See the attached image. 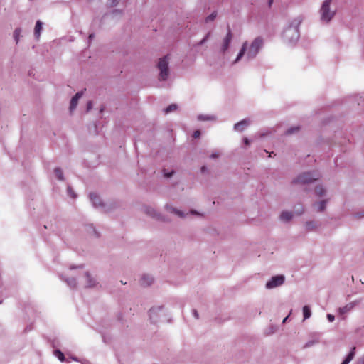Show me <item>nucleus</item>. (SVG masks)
<instances>
[{
  "mask_svg": "<svg viewBox=\"0 0 364 364\" xmlns=\"http://www.w3.org/2000/svg\"><path fill=\"white\" fill-rule=\"evenodd\" d=\"M193 316H194L196 318H198V312H197V311H196V310H193Z\"/></svg>",
  "mask_w": 364,
  "mask_h": 364,
  "instance_id": "43",
  "label": "nucleus"
},
{
  "mask_svg": "<svg viewBox=\"0 0 364 364\" xmlns=\"http://www.w3.org/2000/svg\"><path fill=\"white\" fill-rule=\"evenodd\" d=\"M289 316V315H288L287 316H286V317L283 319V321H282V323H286V321H287V320L288 319Z\"/></svg>",
  "mask_w": 364,
  "mask_h": 364,
  "instance_id": "45",
  "label": "nucleus"
},
{
  "mask_svg": "<svg viewBox=\"0 0 364 364\" xmlns=\"http://www.w3.org/2000/svg\"><path fill=\"white\" fill-rule=\"evenodd\" d=\"M93 234L95 235L96 236H97V234L95 230H93Z\"/></svg>",
  "mask_w": 364,
  "mask_h": 364,
  "instance_id": "48",
  "label": "nucleus"
},
{
  "mask_svg": "<svg viewBox=\"0 0 364 364\" xmlns=\"http://www.w3.org/2000/svg\"><path fill=\"white\" fill-rule=\"evenodd\" d=\"M272 2V1H270V3Z\"/></svg>",
  "mask_w": 364,
  "mask_h": 364,
  "instance_id": "50",
  "label": "nucleus"
},
{
  "mask_svg": "<svg viewBox=\"0 0 364 364\" xmlns=\"http://www.w3.org/2000/svg\"><path fill=\"white\" fill-rule=\"evenodd\" d=\"M113 4H117L118 0H110Z\"/></svg>",
  "mask_w": 364,
  "mask_h": 364,
  "instance_id": "46",
  "label": "nucleus"
},
{
  "mask_svg": "<svg viewBox=\"0 0 364 364\" xmlns=\"http://www.w3.org/2000/svg\"><path fill=\"white\" fill-rule=\"evenodd\" d=\"M355 348H353L350 352L348 353V355L346 356V358L344 359V360L341 363V364H348L354 358L355 356Z\"/></svg>",
  "mask_w": 364,
  "mask_h": 364,
  "instance_id": "23",
  "label": "nucleus"
},
{
  "mask_svg": "<svg viewBox=\"0 0 364 364\" xmlns=\"http://www.w3.org/2000/svg\"><path fill=\"white\" fill-rule=\"evenodd\" d=\"M233 34L228 27V32L225 36L223 38L219 50L220 53L225 57L228 53V49L230 48V44L232 41Z\"/></svg>",
  "mask_w": 364,
  "mask_h": 364,
  "instance_id": "8",
  "label": "nucleus"
},
{
  "mask_svg": "<svg viewBox=\"0 0 364 364\" xmlns=\"http://www.w3.org/2000/svg\"><path fill=\"white\" fill-rule=\"evenodd\" d=\"M169 56L166 55L159 59L157 68L159 71V80L161 81L166 80L169 75Z\"/></svg>",
  "mask_w": 364,
  "mask_h": 364,
  "instance_id": "3",
  "label": "nucleus"
},
{
  "mask_svg": "<svg viewBox=\"0 0 364 364\" xmlns=\"http://www.w3.org/2000/svg\"><path fill=\"white\" fill-rule=\"evenodd\" d=\"M177 109V105L175 104H172L169 106H168L165 109V113L168 114L169 112H173Z\"/></svg>",
  "mask_w": 364,
  "mask_h": 364,
  "instance_id": "30",
  "label": "nucleus"
},
{
  "mask_svg": "<svg viewBox=\"0 0 364 364\" xmlns=\"http://www.w3.org/2000/svg\"><path fill=\"white\" fill-rule=\"evenodd\" d=\"M154 279L152 277L149 275H144L141 278V282L144 286H149L152 284Z\"/></svg>",
  "mask_w": 364,
  "mask_h": 364,
  "instance_id": "22",
  "label": "nucleus"
},
{
  "mask_svg": "<svg viewBox=\"0 0 364 364\" xmlns=\"http://www.w3.org/2000/svg\"><path fill=\"white\" fill-rule=\"evenodd\" d=\"M304 320L308 319L311 316V311L309 306H304L302 309Z\"/></svg>",
  "mask_w": 364,
  "mask_h": 364,
  "instance_id": "25",
  "label": "nucleus"
},
{
  "mask_svg": "<svg viewBox=\"0 0 364 364\" xmlns=\"http://www.w3.org/2000/svg\"><path fill=\"white\" fill-rule=\"evenodd\" d=\"M79 282L85 288H93L98 284L97 279L88 272H85L80 277Z\"/></svg>",
  "mask_w": 364,
  "mask_h": 364,
  "instance_id": "7",
  "label": "nucleus"
},
{
  "mask_svg": "<svg viewBox=\"0 0 364 364\" xmlns=\"http://www.w3.org/2000/svg\"><path fill=\"white\" fill-rule=\"evenodd\" d=\"M357 364H364V355L359 359Z\"/></svg>",
  "mask_w": 364,
  "mask_h": 364,
  "instance_id": "39",
  "label": "nucleus"
},
{
  "mask_svg": "<svg viewBox=\"0 0 364 364\" xmlns=\"http://www.w3.org/2000/svg\"><path fill=\"white\" fill-rule=\"evenodd\" d=\"M200 132L199 130H196L193 133V137L194 138H198V137L200 136Z\"/></svg>",
  "mask_w": 364,
  "mask_h": 364,
  "instance_id": "38",
  "label": "nucleus"
},
{
  "mask_svg": "<svg viewBox=\"0 0 364 364\" xmlns=\"http://www.w3.org/2000/svg\"><path fill=\"white\" fill-rule=\"evenodd\" d=\"M68 193L73 198H75V194L74 193L73 191L70 187L68 188Z\"/></svg>",
  "mask_w": 364,
  "mask_h": 364,
  "instance_id": "36",
  "label": "nucleus"
},
{
  "mask_svg": "<svg viewBox=\"0 0 364 364\" xmlns=\"http://www.w3.org/2000/svg\"><path fill=\"white\" fill-rule=\"evenodd\" d=\"M198 119L200 121H206V120H215V117L212 115H203L200 114L198 116Z\"/></svg>",
  "mask_w": 364,
  "mask_h": 364,
  "instance_id": "26",
  "label": "nucleus"
},
{
  "mask_svg": "<svg viewBox=\"0 0 364 364\" xmlns=\"http://www.w3.org/2000/svg\"><path fill=\"white\" fill-rule=\"evenodd\" d=\"M167 311L162 306H154L149 310V318L154 323L165 321Z\"/></svg>",
  "mask_w": 364,
  "mask_h": 364,
  "instance_id": "4",
  "label": "nucleus"
},
{
  "mask_svg": "<svg viewBox=\"0 0 364 364\" xmlns=\"http://www.w3.org/2000/svg\"><path fill=\"white\" fill-rule=\"evenodd\" d=\"M210 35V32L206 34V36H205V37H204V38H203L200 42H198V44H197V45H198V46H201V45H203V43H205L207 41V40L208 39V38H209Z\"/></svg>",
  "mask_w": 364,
  "mask_h": 364,
  "instance_id": "32",
  "label": "nucleus"
},
{
  "mask_svg": "<svg viewBox=\"0 0 364 364\" xmlns=\"http://www.w3.org/2000/svg\"><path fill=\"white\" fill-rule=\"evenodd\" d=\"M54 173H55L56 178L58 180L63 181L64 179L63 171L60 168H55Z\"/></svg>",
  "mask_w": 364,
  "mask_h": 364,
  "instance_id": "27",
  "label": "nucleus"
},
{
  "mask_svg": "<svg viewBox=\"0 0 364 364\" xmlns=\"http://www.w3.org/2000/svg\"><path fill=\"white\" fill-rule=\"evenodd\" d=\"M92 107V103L91 101H90L88 103H87V111H89L90 109H91Z\"/></svg>",
  "mask_w": 364,
  "mask_h": 364,
  "instance_id": "40",
  "label": "nucleus"
},
{
  "mask_svg": "<svg viewBox=\"0 0 364 364\" xmlns=\"http://www.w3.org/2000/svg\"><path fill=\"white\" fill-rule=\"evenodd\" d=\"M54 355L55 356H56L59 360H60L61 362H63L65 361V356H64V354L59 350H55L54 351Z\"/></svg>",
  "mask_w": 364,
  "mask_h": 364,
  "instance_id": "29",
  "label": "nucleus"
},
{
  "mask_svg": "<svg viewBox=\"0 0 364 364\" xmlns=\"http://www.w3.org/2000/svg\"><path fill=\"white\" fill-rule=\"evenodd\" d=\"M216 17V14L215 13H212L210 15H209L206 19H205V21L206 22H208V21H213Z\"/></svg>",
  "mask_w": 364,
  "mask_h": 364,
  "instance_id": "34",
  "label": "nucleus"
},
{
  "mask_svg": "<svg viewBox=\"0 0 364 364\" xmlns=\"http://www.w3.org/2000/svg\"><path fill=\"white\" fill-rule=\"evenodd\" d=\"M319 174L315 171L305 172L299 175L294 180V183L306 184L318 179Z\"/></svg>",
  "mask_w": 364,
  "mask_h": 364,
  "instance_id": "6",
  "label": "nucleus"
},
{
  "mask_svg": "<svg viewBox=\"0 0 364 364\" xmlns=\"http://www.w3.org/2000/svg\"><path fill=\"white\" fill-rule=\"evenodd\" d=\"M243 141H244V143L246 144V145H249L250 144V140L247 138V137H245L243 139Z\"/></svg>",
  "mask_w": 364,
  "mask_h": 364,
  "instance_id": "41",
  "label": "nucleus"
},
{
  "mask_svg": "<svg viewBox=\"0 0 364 364\" xmlns=\"http://www.w3.org/2000/svg\"><path fill=\"white\" fill-rule=\"evenodd\" d=\"M94 38V34H90L89 35V39L91 40Z\"/></svg>",
  "mask_w": 364,
  "mask_h": 364,
  "instance_id": "47",
  "label": "nucleus"
},
{
  "mask_svg": "<svg viewBox=\"0 0 364 364\" xmlns=\"http://www.w3.org/2000/svg\"><path fill=\"white\" fill-rule=\"evenodd\" d=\"M263 46V39L260 37L255 38L250 43L247 41L243 43L236 58L232 64L235 65L242 60L243 57L247 60L254 59Z\"/></svg>",
  "mask_w": 364,
  "mask_h": 364,
  "instance_id": "1",
  "label": "nucleus"
},
{
  "mask_svg": "<svg viewBox=\"0 0 364 364\" xmlns=\"http://www.w3.org/2000/svg\"><path fill=\"white\" fill-rule=\"evenodd\" d=\"M315 193L317 196L323 197L326 196V190L322 185L319 184L317 185L315 188Z\"/></svg>",
  "mask_w": 364,
  "mask_h": 364,
  "instance_id": "21",
  "label": "nucleus"
},
{
  "mask_svg": "<svg viewBox=\"0 0 364 364\" xmlns=\"http://www.w3.org/2000/svg\"><path fill=\"white\" fill-rule=\"evenodd\" d=\"M166 210L169 213L175 214V215H176L177 216H178L180 218H184L185 217V214L183 213V212H182L180 210H178V209H176V208H173L172 206L166 205Z\"/></svg>",
  "mask_w": 364,
  "mask_h": 364,
  "instance_id": "20",
  "label": "nucleus"
},
{
  "mask_svg": "<svg viewBox=\"0 0 364 364\" xmlns=\"http://www.w3.org/2000/svg\"><path fill=\"white\" fill-rule=\"evenodd\" d=\"M285 281V277L283 275H277L272 277L265 284V287L268 289H274L282 286Z\"/></svg>",
  "mask_w": 364,
  "mask_h": 364,
  "instance_id": "10",
  "label": "nucleus"
},
{
  "mask_svg": "<svg viewBox=\"0 0 364 364\" xmlns=\"http://www.w3.org/2000/svg\"><path fill=\"white\" fill-rule=\"evenodd\" d=\"M299 130V127L294 126V127H292L289 128V129H287V134H294L295 132H297Z\"/></svg>",
  "mask_w": 364,
  "mask_h": 364,
  "instance_id": "31",
  "label": "nucleus"
},
{
  "mask_svg": "<svg viewBox=\"0 0 364 364\" xmlns=\"http://www.w3.org/2000/svg\"><path fill=\"white\" fill-rule=\"evenodd\" d=\"M191 213L192 214H195V213H196V212H194V211H191Z\"/></svg>",
  "mask_w": 364,
  "mask_h": 364,
  "instance_id": "49",
  "label": "nucleus"
},
{
  "mask_svg": "<svg viewBox=\"0 0 364 364\" xmlns=\"http://www.w3.org/2000/svg\"><path fill=\"white\" fill-rule=\"evenodd\" d=\"M319 225V223L316 220H309L304 223V228L307 231L316 230Z\"/></svg>",
  "mask_w": 364,
  "mask_h": 364,
  "instance_id": "17",
  "label": "nucleus"
},
{
  "mask_svg": "<svg viewBox=\"0 0 364 364\" xmlns=\"http://www.w3.org/2000/svg\"><path fill=\"white\" fill-rule=\"evenodd\" d=\"M355 348H353L350 352L348 353V355L346 356V358L344 359V360L341 363V364H348L354 358L355 356Z\"/></svg>",
  "mask_w": 364,
  "mask_h": 364,
  "instance_id": "24",
  "label": "nucleus"
},
{
  "mask_svg": "<svg viewBox=\"0 0 364 364\" xmlns=\"http://www.w3.org/2000/svg\"><path fill=\"white\" fill-rule=\"evenodd\" d=\"M250 124L249 119H242L234 125V130L235 132H242Z\"/></svg>",
  "mask_w": 364,
  "mask_h": 364,
  "instance_id": "14",
  "label": "nucleus"
},
{
  "mask_svg": "<svg viewBox=\"0 0 364 364\" xmlns=\"http://www.w3.org/2000/svg\"><path fill=\"white\" fill-rule=\"evenodd\" d=\"M326 317L329 322H333L335 319V316L331 314H328Z\"/></svg>",
  "mask_w": 364,
  "mask_h": 364,
  "instance_id": "37",
  "label": "nucleus"
},
{
  "mask_svg": "<svg viewBox=\"0 0 364 364\" xmlns=\"http://www.w3.org/2000/svg\"><path fill=\"white\" fill-rule=\"evenodd\" d=\"M294 218V214L291 211L284 210L279 215V220L284 223L290 222Z\"/></svg>",
  "mask_w": 364,
  "mask_h": 364,
  "instance_id": "15",
  "label": "nucleus"
},
{
  "mask_svg": "<svg viewBox=\"0 0 364 364\" xmlns=\"http://www.w3.org/2000/svg\"><path fill=\"white\" fill-rule=\"evenodd\" d=\"M21 33V29L19 28H16L14 31V38L16 41V43H18L19 41Z\"/></svg>",
  "mask_w": 364,
  "mask_h": 364,
  "instance_id": "28",
  "label": "nucleus"
},
{
  "mask_svg": "<svg viewBox=\"0 0 364 364\" xmlns=\"http://www.w3.org/2000/svg\"><path fill=\"white\" fill-rule=\"evenodd\" d=\"M314 344V341H309L306 344V347H310Z\"/></svg>",
  "mask_w": 364,
  "mask_h": 364,
  "instance_id": "42",
  "label": "nucleus"
},
{
  "mask_svg": "<svg viewBox=\"0 0 364 364\" xmlns=\"http://www.w3.org/2000/svg\"><path fill=\"white\" fill-rule=\"evenodd\" d=\"M361 299H356L351 302L348 303L345 306L338 308V312L340 315L346 314L352 311L355 306H357L360 302Z\"/></svg>",
  "mask_w": 364,
  "mask_h": 364,
  "instance_id": "11",
  "label": "nucleus"
},
{
  "mask_svg": "<svg viewBox=\"0 0 364 364\" xmlns=\"http://www.w3.org/2000/svg\"><path fill=\"white\" fill-rule=\"evenodd\" d=\"M329 199L325 198L314 203L313 206L316 212H323L326 210Z\"/></svg>",
  "mask_w": 364,
  "mask_h": 364,
  "instance_id": "13",
  "label": "nucleus"
},
{
  "mask_svg": "<svg viewBox=\"0 0 364 364\" xmlns=\"http://www.w3.org/2000/svg\"><path fill=\"white\" fill-rule=\"evenodd\" d=\"M333 0H324L318 10L319 20L321 23H328L335 16L336 9L333 5Z\"/></svg>",
  "mask_w": 364,
  "mask_h": 364,
  "instance_id": "2",
  "label": "nucleus"
},
{
  "mask_svg": "<svg viewBox=\"0 0 364 364\" xmlns=\"http://www.w3.org/2000/svg\"><path fill=\"white\" fill-rule=\"evenodd\" d=\"M173 173L174 172L173 171H167L165 169L163 171L164 176L166 177V178H171L173 176Z\"/></svg>",
  "mask_w": 364,
  "mask_h": 364,
  "instance_id": "33",
  "label": "nucleus"
},
{
  "mask_svg": "<svg viewBox=\"0 0 364 364\" xmlns=\"http://www.w3.org/2000/svg\"><path fill=\"white\" fill-rule=\"evenodd\" d=\"M220 156V153L218 151H213L210 155V158L213 159H218Z\"/></svg>",
  "mask_w": 364,
  "mask_h": 364,
  "instance_id": "35",
  "label": "nucleus"
},
{
  "mask_svg": "<svg viewBox=\"0 0 364 364\" xmlns=\"http://www.w3.org/2000/svg\"><path fill=\"white\" fill-rule=\"evenodd\" d=\"M82 266H76V267H70L69 270L67 272H65L62 276L63 277L64 281L70 288H75L77 287V282H76L75 278L72 277V271L75 269H82Z\"/></svg>",
  "mask_w": 364,
  "mask_h": 364,
  "instance_id": "9",
  "label": "nucleus"
},
{
  "mask_svg": "<svg viewBox=\"0 0 364 364\" xmlns=\"http://www.w3.org/2000/svg\"><path fill=\"white\" fill-rule=\"evenodd\" d=\"M82 96V92H77L75 94L74 97H72L70 101V112H73L77 107L78 104V100L81 98Z\"/></svg>",
  "mask_w": 364,
  "mask_h": 364,
  "instance_id": "18",
  "label": "nucleus"
},
{
  "mask_svg": "<svg viewBox=\"0 0 364 364\" xmlns=\"http://www.w3.org/2000/svg\"><path fill=\"white\" fill-rule=\"evenodd\" d=\"M304 213V208H301L297 212V215H301Z\"/></svg>",
  "mask_w": 364,
  "mask_h": 364,
  "instance_id": "44",
  "label": "nucleus"
},
{
  "mask_svg": "<svg viewBox=\"0 0 364 364\" xmlns=\"http://www.w3.org/2000/svg\"><path fill=\"white\" fill-rule=\"evenodd\" d=\"M143 210H144V213H146L149 216H150L151 218H156V219H159L160 214L156 212V210L153 207H151V206H145V207H144Z\"/></svg>",
  "mask_w": 364,
  "mask_h": 364,
  "instance_id": "16",
  "label": "nucleus"
},
{
  "mask_svg": "<svg viewBox=\"0 0 364 364\" xmlns=\"http://www.w3.org/2000/svg\"><path fill=\"white\" fill-rule=\"evenodd\" d=\"M43 30V23L41 21H37L35 28H34V36L36 38L38 39L40 38L41 31Z\"/></svg>",
  "mask_w": 364,
  "mask_h": 364,
  "instance_id": "19",
  "label": "nucleus"
},
{
  "mask_svg": "<svg viewBox=\"0 0 364 364\" xmlns=\"http://www.w3.org/2000/svg\"><path fill=\"white\" fill-rule=\"evenodd\" d=\"M283 38L284 41L289 43H295L299 38V32L297 27L289 26L283 32Z\"/></svg>",
  "mask_w": 364,
  "mask_h": 364,
  "instance_id": "5",
  "label": "nucleus"
},
{
  "mask_svg": "<svg viewBox=\"0 0 364 364\" xmlns=\"http://www.w3.org/2000/svg\"><path fill=\"white\" fill-rule=\"evenodd\" d=\"M90 199L91 202H92V205L95 208H104L105 205H104L102 199L96 193H90Z\"/></svg>",
  "mask_w": 364,
  "mask_h": 364,
  "instance_id": "12",
  "label": "nucleus"
}]
</instances>
